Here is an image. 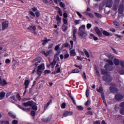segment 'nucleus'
<instances>
[{
  "label": "nucleus",
  "mask_w": 124,
  "mask_h": 124,
  "mask_svg": "<svg viewBox=\"0 0 124 124\" xmlns=\"http://www.w3.org/2000/svg\"><path fill=\"white\" fill-rule=\"evenodd\" d=\"M108 58L110 60H106V62H108V64H107L105 66V68H106V69H109V70H110V71H113V67H112V66L113 65V62L112 61V60H111V59H113L114 57H113L111 54H109L108 55Z\"/></svg>",
  "instance_id": "obj_1"
},
{
  "label": "nucleus",
  "mask_w": 124,
  "mask_h": 124,
  "mask_svg": "<svg viewBox=\"0 0 124 124\" xmlns=\"http://www.w3.org/2000/svg\"><path fill=\"white\" fill-rule=\"evenodd\" d=\"M102 74L106 75V76L103 77V80L104 81H105V82H111L112 81V78L109 75H108L107 72H105V71L102 70Z\"/></svg>",
  "instance_id": "obj_2"
},
{
  "label": "nucleus",
  "mask_w": 124,
  "mask_h": 124,
  "mask_svg": "<svg viewBox=\"0 0 124 124\" xmlns=\"http://www.w3.org/2000/svg\"><path fill=\"white\" fill-rule=\"evenodd\" d=\"M44 69H45V65L44 63H42V64L39 65L38 67L37 74L40 76L41 75V73H42V71H43Z\"/></svg>",
  "instance_id": "obj_3"
},
{
  "label": "nucleus",
  "mask_w": 124,
  "mask_h": 124,
  "mask_svg": "<svg viewBox=\"0 0 124 124\" xmlns=\"http://www.w3.org/2000/svg\"><path fill=\"white\" fill-rule=\"evenodd\" d=\"M62 20H63V25L62 26V29L63 31H65L67 30V26L68 25V20H67V19L64 18H63Z\"/></svg>",
  "instance_id": "obj_4"
},
{
  "label": "nucleus",
  "mask_w": 124,
  "mask_h": 124,
  "mask_svg": "<svg viewBox=\"0 0 124 124\" xmlns=\"http://www.w3.org/2000/svg\"><path fill=\"white\" fill-rule=\"evenodd\" d=\"M33 104V102L32 101H29L26 103H23L22 105L23 106H25V107H28L29 106H32Z\"/></svg>",
  "instance_id": "obj_5"
},
{
  "label": "nucleus",
  "mask_w": 124,
  "mask_h": 124,
  "mask_svg": "<svg viewBox=\"0 0 124 124\" xmlns=\"http://www.w3.org/2000/svg\"><path fill=\"white\" fill-rule=\"evenodd\" d=\"M8 25L9 23L7 21H5L3 22L2 24V30L3 31H4V30L7 29V28H8Z\"/></svg>",
  "instance_id": "obj_6"
},
{
  "label": "nucleus",
  "mask_w": 124,
  "mask_h": 124,
  "mask_svg": "<svg viewBox=\"0 0 124 124\" xmlns=\"http://www.w3.org/2000/svg\"><path fill=\"white\" fill-rule=\"evenodd\" d=\"M41 53H42V54H44V55H45L46 57H48V56H49V55H50V54H53V50L50 49L46 52H45V50H42L41 51Z\"/></svg>",
  "instance_id": "obj_7"
},
{
  "label": "nucleus",
  "mask_w": 124,
  "mask_h": 124,
  "mask_svg": "<svg viewBox=\"0 0 124 124\" xmlns=\"http://www.w3.org/2000/svg\"><path fill=\"white\" fill-rule=\"evenodd\" d=\"M72 115H73V112L71 111H64L63 113V116L65 118L68 117V116H72Z\"/></svg>",
  "instance_id": "obj_8"
},
{
  "label": "nucleus",
  "mask_w": 124,
  "mask_h": 124,
  "mask_svg": "<svg viewBox=\"0 0 124 124\" xmlns=\"http://www.w3.org/2000/svg\"><path fill=\"white\" fill-rule=\"evenodd\" d=\"M60 46H61V45L58 44L57 46H55V50L57 52L56 54V56H59V55H60V53H61V49H60Z\"/></svg>",
  "instance_id": "obj_9"
},
{
  "label": "nucleus",
  "mask_w": 124,
  "mask_h": 124,
  "mask_svg": "<svg viewBox=\"0 0 124 124\" xmlns=\"http://www.w3.org/2000/svg\"><path fill=\"white\" fill-rule=\"evenodd\" d=\"M56 21H57L58 26H61V24H62V18L60 17L59 15L56 16Z\"/></svg>",
  "instance_id": "obj_10"
},
{
  "label": "nucleus",
  "mask_w": 124,
  "mask_h": 124,
  "mask_svg": "<svg viewBox=\"0 0 124 124\" xmlns=\"http://www.w3.org/2000/svg\"><path fill=\"white\" fill-rule=\"evenodd\" d=\"M94 31L99 36H102V33H101V32L100 31V30H99V29H98V28L95 27L94 28Z\"/></svg>",
  "instance_id": "obj_11"
},
{
  "label": "nucleus",
  "mask_w": 124,
  "mask_h": 124,
  "mask_svg": "<svg viewBox=\"0 0 124 124\" xmlns=\"http://www.w3.org/2000/svg\"><path fill=\"white\" fill-rule=\"evenodd\" d=\"M78 34L82 38H86V37L87 36V33H86L85 31L78 32Z\"/></svg>",
  "instance_id": "obj_12"
},
{
  "label": "nucleus",
  "mask_w": 124,
  "mask_h": 124,
  "mask_svg": "<svg viewBox=\"0 0 124 124\" xmlns=\"http://www.w3.org/2000/svg\"><path fill=\"white\" fill-rule=\"evenodd\" d=\"M85 30H86V25H82L79 28V32H84Z\"/></svg>",
  "instance_id": "obj_13"
},
{
  "label": "nucleus",
  "mask_w": 124,
  "mask_h": 124,
  "mask_svg": "<svg viewBox=\"0 0 124 124\" xmlns=\"http://www.w3.org/2000/svg\"><path fill=\"white\" fill-rule=\"evenodd\" d=\"M119 14H122L124 12V5L121 4L118 9Z\"/></svg>",
  "instance_id": "obj_14"
},
{
  "label": "nucleus",
  "mask_w": 124,
  "mask_h": 124,
  "mask_svg": "<svg viewBox=\"0 0 124 124\" xmlns=\"http://www.w3.org/2000/svg\"><path fill=\"white\" fill-rule=\"evenodd\" d=\"M0 86H5L7 85V82L5 80H2L1 78L0 77Z\"/></svg>",
  "instance_id": "obj_15"
},
{
  "label": "nucleus",
  "mask_w": 124,
  "mask_h": 124,
  "mask_svg": "<svg viewBox=\"0 0 124 124\" xmlns=\"http://www.w3.org/2000/svg\"><path fill=\"white\" fill-rule=\"evenodd\" d=\"M113 4V1L112 0H108L107 3V6L108 7H111Z\"/></svg>",
  "instance_id": "obj_16"
},
{
  "label": "nucleus",
  "mask_w": 124,
  "mask_h": 124,
  "mask_svg": "<svg viewBox=\"0 0 124 124\" xmlns=\"http://www.w3.org/2000/svg\"><path fill=\"white\" fill-rule=\"evenodd\" d=\"M8 115L10 116V117H11V118H12V119H15L16 118V115L14 114V113H13V112L12 111H9L8 112Z\"/></svg>",
  "instance_id": "obj_17"
},
{
  "label": "nucleus",
  "mask_w": 124,
  "mask_h": 124,
  "mask_svg": "<svg viewBox=\"0 0 124 124\" xmlns=\"http://www.w3.org/2000/svg\"><path fill=\"white\" fill-rule=\"evenodd\" d=\"M80 72V71L78 69H75L73 70L72 71V72H69V74H71L72 73H79Z\"/></svg>",
  "instance_id": "obj_18"
},
{
  "label": "nucleus",
  "mask_w": 124,
  "mask_h": 124,
  "mask_svg": "<svg viewBox=\"0 0 124 124\" xmlns=\"http://www.w3.org/2000/svg\"><path fill=\"white\" fill-rule=\"evenodd\" d=\"M124 98V96L122 95H116L115 96V99H116V100H121V99H123Z\"/></svg>",
  "instance_id": "obj_19"
},
{
  "label": "nucleus",
  "mask_w": 124,
  "mask_h": 124,
  "mask_svg": "<svg viewBox=\"0 0 124 124\" xmlns=\"http://www.w3.org/2000/svg\"><path fill=\"white\" fill-rule=\"evenodd\" d=\"M29 84H30V80H25L24 82L25 90H27V89H28V87H29Z\"/></svg>",
  "instance_id": "obj_20"
},
{
  "label": "nucleus",
  "mask_w": 124,
  "mask_h": 124,
  "mask_svg": "<svg viewBox=\"0 0 124 124\" xmlns=\"http://www.w3.org/2000/svg\"><path fill=\"white\" fill-rule=\"evenodd\" d=\"M37 62L35 63V65H36V66H37V65H38V63H40V62H41L40 61V60H39L38 59V58H37L36 59H34L33 61V62Z\"/></svg>",
  "instance_id": "obj_21"
},
{
  "label": "nucleus",
  "mask_w": 124,
  "mask_h": 124,
  "mask_svg": "<svg viewBox=\"0 0 124 124\" xmlns=\"http://www.w3.org/2000/svg\"><path fill=\"white\" fill-rule=\"evenodd\" d=\"M52 119V117L50 116L49 117H48V118H43L42 119V122H49V121H51Z\"/></svg>",
  "instance_id": "obj_22"
},
{
  "label": "nucleus",
  "mask_w": 124,
  "mask_h": 124,
  "mask_svg": "<svg viewBox=\"0 0 124 124\" xmlns=\"http://www.w3.org/2000/svg\"><path fill=\"white\" fill-rule=\"evenodd\" d=\"M74 23L75 24V25H79V24L81 23V20L80 19H74Z\"/></svg>",
  "instance_id": "obj_23"
},
{
  "label": "nucleus",
  "mask_w": 124,
  "mask_h": 124,
  "mask_svg": "<svg viewBox=\"0 0 124 124\" xmlns=\"http://www.w3.org/2000/svg\"><path fill=\"white\" fill-rule=\"evenodd\" d=\"M113 62L115 65H119L120 64V61L116 58H115Z\"/></svg>",
  "instance_id": "obj_24"
},
{
  "label": "nucleus",
  "mask_w": 124,
  "mask_h": 124,
  "mask_svg": "<svg viewBox=\"0 0 124 124\" xmlns=\"http://www.w3.org/2000/svg\"><path fill=\"white\" fill-rule=\"evenodd\" d=\"M28 30H33V31H35L36 30V27L35 26H33L32 24H31L29 26V27L28 28Z\"/></svg>",
  "instance_id": "obj_25"
},
{
  "label": "nucleus",
  "mask_w": 124,
  "mask_h": 124,
  "mask_svg": "<svg viewBox=\"0 0 124 124\" xmlns=\"http://www.w3.org/2000/svg\"><path fill=\"white\" fill-rule=\"evenodd\" d=\"M19 108H20V109H22L23 111H25L26 112H28L29 111H30L31 108H24L22 107V106H18Z\"/></svg>",
  "instance_id": "obj_26"
},
{
  "label": "nucleus",
  "mask_w": 124,
  "mask_h": 124,
  "mask_svg": "<svg viewBox=\"0 0 124 124\" xmlns=\"http://www.w3.org/2000/svg\"><path fill=\"white\" fill-rule=\"evenodd\" d=\"M50 39H47V38H45V40H43L42 41V42L43 43V45H46V43H47L48 42V41H50Z\"/></svg>",
  "instance_id": "obj_27"
},
{
  "label": "nucleus",
  "mask_w": 124,
  "mask_h": 124,
  "mask_svg": "<svg viewBox=\"0 0 124 124\" xmlns=\"http://www.w3.org/2000/svg\"><path fill=\"white\" fill-rule=\"evenodd\" d=\"M70 54H71V56H72L73 57H75V56H76V52H75V50L74 49L71 50Z\"/></svg>",
  "instance_id": "obj_28"
},
{
  "label": "nucleus",
  "mask_w": 124,
  "mask_h": 124,
  "mask_svg": "<svg viewBox=\"0 0 124 124\" xmlns=\"http://www.w3.org/2000/svg\"><path fill=\"white\" fill-rule=\"evenodd\" d=\"M90 36L91 38H93L95 41H96V40H98V38H97L96 36H95L93 34H90Z\"/></svg>",
  "instance_id": "obj_29"
},
{
  "label": "nucleus",
  "mask_w": 124,
  "mask_h": 124,
  "mask_svg": "<svg viewBox=\"0 0 124 124\" xmlns=\"http://www.w3.org/2000/svg\"><path fill=\"white\" fill-rule=\"evenodd\" d=\"M83 52L85 53L87 58H90V54L89 53V52H88V50L86 49V48L83 49Z\"/></svg>",
  "instance_id": "obj_30"
},
{
  "label": "nucleus",
  "mask_w": 124,
  "mask_h": 124,
  "mask_svg": "<svg viewBox=\"0 0 124 124\" xmlns=\"http://www.w3.org/2000/svg\"><path fill=\"white\" fill-rule=\"evenodd\" d=\"M51 103H52V100H50L47 103V104L45 105L44 108L45 109V110H46V109H47V108H48V106H49V105H50V104H51Z\"/></svg>",
  "instance_id": "obj_31"
},
{
  "label": "nucleus",
  "mask_w": 124,
  "mask_h": 124,
  "mask_svg": "<svg viewBox=\"0 0 124 124\" xmlns=\"http://www.w3.org/2000/svg\"><path fill=\"white\" fill-rule=\"evenodd\" d=\"M56 63H57V62H56V61L53 60L52 62H51L50 64V66H51L52 68H54V67L55 66V65H56Z\"/></svg>",
  "instance_id": "obj_32"
},
{
  "label": "nucleus",
  "mask_w": 124,
  "mask_h": 124,
  "mask_svg": "<svg viewBox=\"0 0 124 124\" xmlns=\"http://www.w3.org/2000/svg\"><path fill=\"white\" fill-rule=\"evenodd\" d=\"M119 2H120V0H115V4H114V10H117V5H115V4H118Z\"/></svg>",
  "instance_id": "obj_33"
},
{
  "label": "nucleus",
  "mask_w": 124,
  "mask_h": 124,
  "mask_svg": "<svg viewBox=\"0 0 124 124\" xmlns=\"http://www.w3.org/2000/svg\"><path fill=\"white\" fill-rule=\"evenodd\" d=\"M5 95V93L4 92H1L0 93V99L1 100L3 97H4Z\"/></svg>",
  "instance_id": "obj_34"
},
{
  "label": "nucleus",
  "mask_w": 124,
  "mask_h": 124,
  "mask_svg": "<svg viewBox=\"0 0 124 124\" xmlns=\"http://www.w3.org/2000/svg\"><path fill=\"white\" fill-rule=\"evenodd\" d=\"M97 91L98 93H103V89L101 87H99V89H97Z\"/></svg>",
  "instance_id": "obj_35"
},
{
  "label": "nucleus",
  "mask_w": 124,
  "mask_h": 124,
  "mask_svg": "<svg viewBox=\"0 0 124 124\" xmlns=\"http://www.w3.org/2000/svg\"><path fill=\"white\" fill-rule=\"evenodd\" d=\"M77 109L79 111H81L84 109V107H83L82 106H77Z\"/></svg>",
  "instance_id": "obj_36"
},
{
  "label": "nucleus",
  "mask_w": 124,
  "mask_h": 124,
  "mask_svg": "<svg viewBox=\"0 0 124 124\" xmlns=\"http://www.w3.org/2000/svg\"><path fill=\"white\" fill-rule=\"evenodd\" d=\"M103 34H104V35H106V36L110 35V33H109V32H108L107 31H105L103 32Z\"/></svg>",
  "instance_id": "obj_37"
},
{
  "label": "nucleus",
  "mask_w": 124,
  "mask_h": 124,
  "mask_svg": "<svg viewBox=\"0 0 124 124\" xmlns=\"http://www.w3.org/2000/svg\"><path fill=\"white\" fill-rule=\"evenodd\" d=\"M90 93V90H89V88H87L86 91V95L87 97H89V93Z\"/></svg>",
  "instance_id": "obj_38"
},
{
  "label": "nucleus",
  "mask_w": 124,
  "mask_h": 124,
  "mask_svg": "<svg viewBox=\"0 0 124 124\" xmlns=\"http://www.w3.org/2000/svg\"><path fill=\"white\" fill-rule=\"evenodd\" d=\"M65 106H66L65 103H63L62 104H61V108L62 109H64L65 108Z\"/></svg>",
  "instance_id": "obj_39"
},
{
  "label": "nucleus",
  "mask_w": 124,
  "mask_h": 124,
  "mask_svg": "<svg viewBox=\"0 0 124 124\" xmlns=\"http://www.w3.org/2000/svg\"><path fill=\"white\" fill-rule=\"evenodd\" d=\"M69 58V54L68 53H66L64 55V59H68Z\"/></svg>",
  "instance_id": "obj_40"
},
{
  "label": "nucleus",
  "mask_w": 124,
  "mask_h": 124,
  "mask_svg": "<svg viewBox=\"0 0 124 124\" xmlns=\"http://www.w3.org/2000/svg\"><path fill=\"white\" fill-rule=\"evenodd\" d=\"M0 124H9V123L7 121H0Z\"/></svg>",
  "instance_id": "obj_41"
},
{
  "label": "nucleus",
  "mask_w": 124,
  "mask_h": 124,
  "mask_svg": "<svg viewBox=\"0 0 124 124\" xmlns=\"http://www.w3.org/2000/svg\"><path fill=\"white\" fill-rule=\"evenodd\" d=\"M70 97L72 99L74 104H76V102H75V100H74V98H73V97L72 95H70Z\"/></svg>",
  "instance_id": "obj_42"
},
{
  "label": "nucleus",
  "mask_w": 124,
  "mask_h": 124,
  "mask_svg": "<svg viewBox=\"0 0 124 124\" xmlns=\"http://www.w3.org/2000/svg\"><path fill=\"white\" fill-rule=\"evenodd\" d=\"M86 27H87L88 30H90V28H92V24L88 23L87 24Z\"/></svg>",
  "instance_id": "obj_43"
},
{
  "label": "nucleus",
  "mask_w": 124,
  "mask_h": 124,
  "mask_svg": "<svg viewBox=\"0 0 124 124\" xmlns=\"http://www.w3.org/2000/svg\"><path fill=\"white\" fill-rule=\"evenodd\" d=\"M30 13L31 16H33V17H35V14L32 11H30Z\"/></svg>",
  "instance_id": "obj_44"
},
{
  "label": "nucleus",
  "mask_w": 124,
  "mask_h": 124,
  "mask_svg": "<svg viewBox=\"0 0 124 124\" xmlns=\"http://www.w3.org/2000/svg\"><path fill=\"white\" fill-rule=\"evenodd\" d=\"M102 98L104 102L105 103L106 105H107L106 103H105V97L104 96V94H102Z\"/></svg>",
  "instance_id": "obj_45"
},
{
  "label": "nucleus",
  "mask_w": 124,
  "mask_h": 124,
  "mask_svg": "<svg viewBox=\"0 0 124 124\" xmlns=\"http://www.w3.org/2000/svg\"><path fill=\"white\" fill-rule=\"evenodd\" d=\"M82 77L84 78L85 80H87V77L86 76V74L85 72H83L82 74Z\"/></svg>",
  "instance_id": "obj_46"
},
{
  "label": "nucleus",
  "mask_w": 124,
  "mask_h": 124,
  "mask_svg": "<svg viewBox=\"0 0 124 124\" xmlns=\"http://www.w3.org/2000/svg\"><path fill=\"white\" fill-rule=\"evenodd\" d=\"M59 10L58 13L60 16H62V11H61V8H59Z\"/></svg>",
  "instance_id": "obj_47"
},
{
  "label": "nucleus",
  "mask_w": 124,
  "mask_h": 124,
  "mask_svg": "<svg viewBox=\"0 0 124 124\" xmlns=\"http://www.w3.org/2000/svg\"><path fill=\"white\" fill-rule=\"evenodd\" d=\"M12 124H18V121L16 120H14L12 121Z\"/></svg>",
  "instance_id": "obj_48"
},
{
  "label": "nucleus",
  "mask_w": 124,
  "mask_h": 124,
  "mask_svg": "<svg viewBox=\"0 0 124 124\" xmlns=\"http://www.w3.org/2000/svg\"><path fill=\"white\" fill-rule=\"evenodd\" d=\"M119 73L121 74V75H124V70L119 71Z\"/></svg>",
  "instance_id": "obj_49"
},
{
  "label": "nucleus",
  "mask_w": 124,
  "mask_h": 124,
  "mask_svg": "<svg viewBox=\"0 0 124 124\" xmlns=\"http://www.w3.org/2000/svg\"><path fill=\"white\" fill-rule=\"evenodd\" d=\"M96 16H97V17H98V18H101V15L98 14V13H95Z\"/></svg>",
  "instance_id": "obj_50"
},
{
  "label": "nucleus",
  "mask_w": 124,
  "mask_h": 124,
  "mask_svg": "<svg viewBox=\"0 0 124 124\" xmlns=\"http://www.w3.org/2000/svg\"><path fill=\"white\" fill-rule=\"evenodd\" d=\"M31 116H32L33 117L35 116V111L32 110L31 111Z\"/></svg>",
  "instance_id": "obj_51"
},
{
  "label": "nucleus",
  "mask_w": 124,
  "mask_h": 124,
  "mask_svg": "<svg viewBox=\"0 0 124 124\" xmlns=\"http://www.w3.org/2000/svg\"><path fill=\"white\" fill-rule=\"evenodd\" d=\"M76 13L78 15V16H79V17H82V14H81V13H80V12L77 11Z\"/></svg>",
  "instance_id": "obj_52"
},
{
  "label": "nucleus",
  "mask_w": 124,
  "mask_h": 124,
  "mask_svg": "<svg viewBox=\"0 0 124 124\" xmlns=\"http://www.w3.org/2000/svg\"><path fill=\"white\" fill-rule=\"evenodd\" d=\"M63 17H64V18L65 19V18H67V17L68 16H67V14H66V13H64V14H63Z\"/></svg>",
  "instance_id": "obj_53"
},
{
  "label": "nucleus",
  "mask_w": 124,
  "mask_h": 124,
  "mask_svg": "<svg viewBox=\"0 0 124 124\" xmlns=\"http://www.w3.org/2000/svg\"><path fill=\"white\" fill-rule=\"evenodd\" d=\"M32 109L33 110H37V106H33L32 107Z\"/></svg>",
  "instance_id": "obj_54"
},
{
  "label": "nucleus",
  "mask_w": 124,
  "mask_h": 124,
  "mask_svg": "<svg viewBox=\"0 0 124 124\" xmlns=\"http://www.w3.org/2000/svg\"><path fill=\"white\" fill-rule=\"evenodd\" d=\"M77 60H78V61H83V58H82L81 57L77 56Z\"/></svg>",
  "instance_id": "obj_55"
},
{
  "label": "nucleus",
  "mask_w": 124,
  "mask_h": 124,
  "mask_svg": "<svg viewBox=\"0 0 124 124\" xmlns=\"http://www.w3.org/2000/svg\"><path fill=\"white\" fill-rule=\"evenodd\" d=\"M61 1H62V0H54V2L57 3V4H58L59 2H61Z\"/></svg>",
  "instance_id": "obj_56"
},
{
  "label": "nucleus",
  "mask_w": 124,
  "mask_h": 124,
  "mask_svg": "<svg viewBox=\"0 0 124 124\" xmlns=\"http://www.w3.org/2000/svg\"><path fill=\"white\" fill-rule=\"evenodd\" d=\"M5 63H10V60L7 59L5 60Z\"/></svg>",
  "instance_id": "obj_57"
},
{
  "label": "nucleus",
  "mask_w": 124,
  "mask_h": 124,
  "mask_svg": "<svg viewBox=\"0 0 124 124\" xmlns=\"http://www.w3.org/2000/svg\"><path fill=\"white\" fill-rule=\"evenodd\" d=\"M85 105L86 106H89V105H90V101L87 100V101L86 102Z\"/></svg>",
  "instance_id": "obj_58"
},
{
  "label": "nucleus",
  "mask_w": 124,
  "mask_h": 124,
  "mask_svg": "<svg viewBox=\"0 0 124 124\" xmlns=\"http://www.w3.org/2000/svg\"><path fill=\"white\" fill-rule=\"evenodd\" d=\"M94 124H100V122L99 121H96L93 122Z\"/></svg>",
  "instance_id": "obj_59"
},
{
  "label": "nucleus",
  "mask_w": 124,
  "mask_h": 124,
  "mask_svg": "<svg viewBox=\"0 0 124 124\" xmlns=\"http://www.w3.org/2000/svg\"><path fill=\"white\" fill-rule=\"evenodd\" d=\"M60 6L61 7H64V3H63L62 2H61L60 3Z\"/></svg>",
  "instance_id": "obj_60"
},
{
  "label": "nucleus",
  "mask_w": 124,
  "mask_h": 124,
  "mask_svg": "<svg viewBox=\"0 0 124 124\" xmlns=\"http://www.w3.org/2000/svg\"><path fill=\"white\" fill-rule=\"evenodd\" d=\"M35 15H36V17H39V15H40V14H39V12H36Z\"/></svg>",
  "instance_id": "obj_61"
},
{
  "label": "nucleus",
  "mask_w": 124,
  "mask_h": 124,
  "mask_svg": "<svg viewBox=\"0 0 124 124\" xmlns=\"http://www.w3.org/2000/svg\"><path fill=\"white\" fill-rule=\"evenodd\" d=\"M31 10H32V11H33L34 12H35V11H37V8H35V7L32 8L31 9Z\"/></svg>",
  "instance_id": "obj_62"
},
{
  "label": "nucleus",
  "mask_w": 124,
  "mask_h": 124,
  "mask_svg": "<svg viewBox=\"0 0 124 124\" xmlns=\"http://www.w3.org/2000/svg\"><path fill=\"white\" fill-rule=\"evenodd\" d=\"M120 113H121V114H122V115H124V109H121V110H120Z\"/></svg>",
  "instance_id": "obj_63"
},
{
  "label": "nucleus",
  "mask_w": 124,
  "mask_h": 124,
  "mask_svg": "<svg viewBox=\"0 0 124 124\" xmlns=\"http://www.w3.org/2000/svg\"><path fill=\"white\" fill-rule=\"evenodd\" d=\"M121 66H122V67L124 68V62H121Z\"/></svg>",
  "instance_id": "obj_64"
}]
</instances>
